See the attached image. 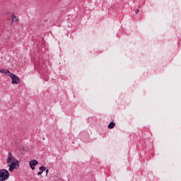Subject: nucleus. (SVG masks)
Here are the masks:
<instances>
[{"instance_id":"obj_1","label":"nucleus","mask_w":181,"mask_h":181,"mask_svg":"<svg viewBox=\"0 0 181 181\" xmlns=\"http://www.w3.org/2000/svg\"><path fill=\"white\" fill-rule=\"evenodd\" d=\"M7 166L8 168L9 172H13L15 169H16V167L19 168V161L13 155H12V153L9 152L7 158Z\"/></svg>"},{"instance_id":"obj_2","label":"nucleus","mask_w":181,"mask_h":181,"mask_svg":"<svg viewBox=\"0 0 181 181\" xmlns=\"http://www.w3.org/2000/svg\"><path fill=\"white\" fill-rule=\"evenodd\" d=\"M9 179V171L6 169L0 170V181H5Z\"/></svg>"},{"instance_id":"obj_3","label":"nucleus","mask_w":181,"mask_h":181,"mask_svg":"<svg viewBox=\"0 0 181 181\" xmlns=\"http://www.w3.org/2000/svg\"><path fill=\"white\" fill-rule=\"evenodd\" d=\"M8 77H11L12 80L11 84H19L21 83V78H19L18 76L15 75L14 74H10Z\"/></svg>"},{"instance_id":"obj_4","label":"nucleus","mask_w":181,"mask_h":181,"mask_svg":"<svg viewBox=\"0 0 181 181\" xmlns=\"http://www.w3.org/2000/svg\"><path fill=\"white\" fill-rule=\"evenodd\" d=\"M30 168L32 170H35V166H37L39 165V162L36 160H33L29 162Z\"/></svg>"},{"instance_id":"obj_5","label":"nucleus","mask_w":181,"mask_h":181,"mask_svg":"<svg viewBox=\"0 0 181 181\" xmlns=\"http://www.w3.org/2000/svg\"><path fill=\"white\" fill-rule=\"evenodd\" d=\"M0 73L1 74H6V76H10L11 74V71H8V69H0Z\"/></svg>"},{"instance_id":"obj_6","label":"nucleus","mask_w":181,"mask_h":181,"mask_svg":"<svg viewBox=\"0 0 181 181\" xmlns=\"http://www.w3.org/2000/svg\"><path fill=\"white\" fill-rule=\"evenodd\" d=\"M115 122H110V123L108 124V128H109V129H112L115 128Z\"/></svg>"},{"instance_id":"obj_7","label":"nucleus","mask_w":181,"mask_h":181,"mask_svg":"<svg viewBox=\"0 0 181 181\" xmlns=\"http://www.w3.org/2000/svg\"><path fill=\"white\" fill-rule=\"evenodd\" d=\"M11 21L12 22H18L19 20L18 19V17L13 14L11 16Z\"/></svg>"},{"instance_id":"obj_8","label":"nucleus","mask_w":181,"mask_h":181,"mask_svg":"<svg viewBox=\"0 0 181 181\" xmlns=\"http://www.w3.org/2000/svg\"><path fill=\"white\" fill-rule=\"evenodd\" d=\"M40 170H41V172L43 173V172H45V170H46V167H45V166L40 167Z\"/></svg>"},{"instance_id":"obj_9","label":"nucleus","mask_w":181,"mask_h":181,"mask_svg":"<svg viewBox=\"0 0 181 181\" xmlns=\"http://www.w3.org/2000/svg\"><path fill=\"white\" fill-rule=\"evenodd\" d=\"M42 173H43L42 172L40 171V172L37 173V175H38V176H41V175H42Z\"/></svg>"},{"instance_id":"obj_10","label":"nucleus","mask_w":181,"mask_h":181,"mask_svg":"<svg viewBox=\"0 0 181 181\" xmlns=\"http://www.w3.org/2000/svg\"><path fill=\"white\" fill-rule=\"evenodd\" d=\"M138 13H139V9L136 10V15H138Z\"/></svg>"},{"instance_id":"obj_11","label":"nucleus","mask_w":181,"mask_h":181,"mask_svg":"<svg viewBox=\"0 0 181 181\" xmlns=\"http://www.w3.org/2000/svg\"><path fill=\"white\" fill-rule=\"evenodd\" d=\"M49 173V170H46V175Z\"/></svg>"}]
</instances>
